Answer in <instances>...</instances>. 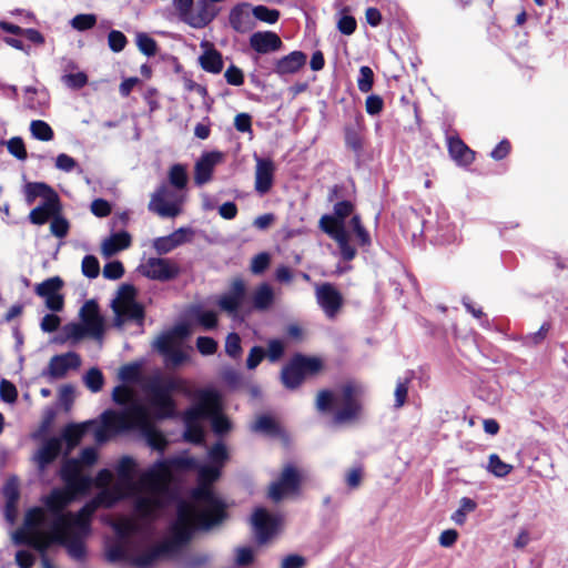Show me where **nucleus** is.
<instances>
[{
    "instance_id": "40",
    "label": "nucleus",
    "mask_w": 568,
    "mask_h": 568,
    "mask_svg": "<svg viewBox=\"0 0 568 568\" xmlns=\"http://www.w3.org/2000/svg\"><path fill=\"white\" fill-rule=\"evenodd\" d=\"M513 465L503 462L497 454H491L488 457L487 470L496 477L503 478L513 470Z\"/></svg>"
},
{
    "instance_id": "33",
    "label": "nucleus",
    "mask_w": 568,
    "mask_h": 568,
    "mask_svg": "<svg viewBox=\"0 0 568 568\" xmlns=\"http://www.w3.org/2000/svg\"><path fill=\"white\" fill-rule=\"evenodd\" d=\"M274 290L267 283L258 285L251 295L252 310L264 312L267 311L274 303Z\"/></svg>"
},
{
    "instance_id": "35",
    "label": "nucleus",
    "mask_w": 568,
    "mask_h": 568,
    "mask_svg": "<svg viewBox=\"0 0 568 568\" xmlns=\"http://www.w3.org/2000/svg\"><path fill=\"white\" fill-rule=\"evenodd\" d=\"M230 23L237 32H246L251 29V12L248 6H237L230 13Z\"/></svg>"
},
{
    "instance_id": "17",
    "label": "nucleus",
    "mask_w": 568,
    "mask_h": 568,
    "mask_svg": "<svg viewBox=\"0 0 568 568\" xmlns=\"http://www.w3.org/2000/svg\"><path fill=\"white\" fill-rule=\"evenodd\" d=\"M37 197H41L42 202L38 205L40 209L51 211V213H61L62 206L57 192L42 182L28 183L26 185V200L31 204Z\"/></svg>"
},
{
    "instance_id": "28",
    "label": "nucleus",
    "mask_w": 568,
    "mask_h": 568,
    "mask_svg": "<svg viewBox=\"0 0 568 568\" xmlns=\"http://www.w3.org/2000/svg\"><path fill=\"white\" fill-rule=\"evenodd\" d=\"M130 413V407L128 409H122L120 412L115 410H105L101 415V422L102 424L97 426L94 429V439L97 443L102 444L106 442L111 434L121 433L130 430V428H120L116 425V420L113 417H106L108 414H114V415H126Z\"/></svg>"
},
{
    "instance_id": "9",
    "label": "nucleus",
    "mask_w": 568,
    "mask_h": 568,
    "mask_svg": "<svg viewBox=\"0 0 568 568\" xmlns=\"http://www.w3.org/2000/svg\"><path fill=\"white\" fill-rule=\"evenodd\" d=\"M186 192L162 183L151 194L148 209L163 219H174L182 214Z\"/></svg>"
},
{
    "instance_id": "19",
    "label": "nucleus",
    "mask_w": 568,
    "mask_h": 568,
    "mask_svg": "<svg viewBox=\"0 0 568 568\" xmlns=\"http://www.w3.org/2000/svg\"><path fill=\"white\" fill-rule=\"evenodd\" d=\"M254 534L260 544H264L276 532L280 524V517L270 514L264 508H256L251 517Z\"/></svg>"
},
{
    "instance_id": "52",
    "label": "nucleus",
    "mask_w": 568,
    "mask_h": 568,
    "mask_svg": "<svg viewBox=\"0 0 568 568\" xmlns=\"http://www.w3.org/2000/svg\"><path fill=\"white\" fill-rule=\"evenodd\" d=\"M59 213H51V211L45 209H40L39 206L31 210L29 214V220L32 224L43 225L49 220H53Z\"/></svg>"
},
{
    "instance_id": "34",
    "label": "nucleus",
    "mask_w": 568,
    "mask_h": 568,
    "mask_svg": "<svg viewBox=\"0 0 568 568\" xmlns=\"http://www.w3.org/2000/svg\"><path fill=\"white\" fill-rule=\"evenodd\" d=\"M448 150L452 158L462 165H468L474 161L475 153L460 139L450 138Z\"/></svg>"
},
{
    "instance_id": "29",
    "label": "nucleus",
    "mask_w": 568,
    "mask_h": 568,
    "mask_svg": "<svg viewBox=\"0 0 568 568\" xmlns=\"http://www.w3.org/2000/svg\"><path fill=\"white\" fill-rule=\"evenodd\" d=\"M61 449V439L59 437H51L44 440L41 447L33 455V460L36 462L39 470L43 471L44 468L60 455Z\"/></svg>"
},
{
    "instance_id": "36",
    "label": "nucleus",
    "mask_w": 568,
    "mask_h": 568,
    "mask_svg": "<svg viewBox=\"0 0 568 568\" xmlns=\"http://www.w3.org/2000/svg\"><path fill=\"white\" fill-rule=\"evenodd\" d=\"M199 62L202 69L211 73H220L223 69L221 53L211 47H207L203 54L200 55Z\"/></svg>"
},
{
    "instance_id": "15",
    "label": "nucleus",
    "mask_w": 568,
    "mask_h": 568,
    "mask_svg": "<svg viewBox=\"0 0 568 568\" xmlns=\"http://www.w3.org/2000/svg\"><path fill=\"white\" fill-rule=\"evenodd\" d=\"M316 302L328 320H334L341 312L344 298L341 292L331 283L315 285Z\"/></svg>"
},
{
    "instance_id": "20",
    "label": "nucleus",
    "mask_w": 568,
    "mask_h": 568,
    "mask_svg": "<svg viewBox=\"0 0 568 568\" xmlns=\"http://www.w3.org/2000/svg\"><path fill=\"white\" fill-rule=\"evenodd\" d=\"M245 295V282L242 278H234L231 282L229 291L219 297L217 305L222 311L235 315L243 305Z\"/></svg>"
},
{
    "instance_id": "53",
    "label": "nucleus",
    "mask_w": 568,
    "mask_h": 568,
    "mask_svg": "<svg viewBox=\"0 0 568 568\" xmlns=\"http://www.w3.org/2000/svg\"><path fill=\"white\" fill-rule=\"evenodd\" d=\"M59 213H51V211L45 209H40L39 206L31 210L29 214V220L32 224L43 225L49 220H53Z\"/></svg>"
},
{
    "instance_id": "8",
    "label": "nucleus",
    "mask_w": 568,
    "mask_h": 568,
    "mask_svg": "<svg viewBox=\"0 0 568 568\" xmlns=\"http://www.w3.org/2000/svg\"><path fill=\"white\" fill-rule=\"evenodd\" d=\"M43 509L32 508L27 511L23 527L12 532L14 545H28L39 552H45L57 544L55 537L43 526Z\"/></svg>"
},
{
    "instance_id": "2",
    "label": "nucleus",
    "mask_w": 568,
    "mask_h": 568,
    "mask_svg": "<svg viewBox=\"0 0 568 568\" xmlns=\"http://www.w3.org/2000/svg\"><path fill=\"white\" fill-rule=\"evenodd\" d=\"M155 517H122L113 523L118 541L108 550L110 561L125 560L138 568H149L161 560L176 557L189 542L192 513L182 506L179 517L171 524L163 541L153 544L151 521Z\"/></svg>"
},
{
    "instance_id": "44",
    "label": "nucleus",
    "mask_w": 568,
    "mask_h": 568,
    "mask_svg": "<svg viewBox=\"0 0 568 568\" xmlns=\"http://www.w3.org/2000/svg\"><path fill=\"white\" fill-rule=\"evenodd\" d=\"M194 317L204 329H213L217 325V315L213 311H203L201 307L194 311Z\"/></svg>"
},
{
    "instance_id": "41",
    "label": "nucleus",
    "mask_w": 568,
    "mask_h": 568,
    "mask_svg": "<svg viewBox=\"0 0 568 568\" xmlns=\"http://www.w3.org/2000/svg\"><path fill=\"white\" fill-rule=\"evenodd\" d=\"M30 131L34 139L40 141H51L53 139V130L42 120H33L30 123Z\"/></svg>"
},
{
    "instance_id": "1",
    "label": "nucleus",
    "mask_w": 568,
    "mask_h": 568,
    "mask_svg": "<svg viewBox=\"0 0 568 568\" xmlns=\"http://www.w3.org/2000/svg\"><path fill=\"white\" fill-rule=\"evenodd\" d=\"M207 456L209 465H202L196 458L189 455H180L169 459L155 462L143 473L142 483L150 490L151 496L141 498L138 508L145 509L150 505H161L163 508L170 495V484L172 480V470H197L199 486L193 490L194 503L181 501L178 506L176 518L182 506H186L192 513V523L190 526V538L195 529L207 530L225 519V505L215 495L211 484L215 481L229 455L223 443L213 445Z\"/></svg>"
},
{
    "instance_id": "64",
    "label": "nucleus",
    "mask_w": 568,
    "mask_h": 568,
    "mask_svg": "<svg viewBox=\"0 0 568 568\" xmlns=\"http://www.w3.org/2000/svg\"><path fill=\"white\" fill-rule=\"evenodd\" d=\"M270 264V256L267 253H260L255 255L251 263V271L254 274L263 273Z\"/></svg>"
},
{
    "instance_id": "10",
    "label": "nucleus",
    "mask_w": 568,
    "mask_h": 568,
    "mask_svg": "<svg viewBox=\"0 0 568 568\" xmlns=\"http://www.w3.org/2000/svg\"><path fill=\"white\" fill-rule=\"evenodd\" d=\"M112 308L115 314L114 326L122 328L129 321L142 325L144 318L143 307L135 302V290L132 285L123 284L116 297L112 301Z\"/></svg>"
},
{
    "instance_id": "59",
    "label": "nucleus",
    "mask_w": 568,
    "mask_h": 568,
    "mask_svg": "<svg viewBox=\"0 0 568 568\" xmlns=\"http://www.w3.org/2000/svg\"><path fill=\"white\" fill-rule=\"evenodd\" d=\"M284 354V343L280 339H271L265 356L271 362H277Z\"/></svg>"
},
{
    "instance_id": "48",
    "label": "nucleus",
    "mask_w": 568,
    "mask_h": 568,
    "mask_svg": "<svg viewBox=\"0 0 568 568\" xmlns=\"http://www.w3.org/2000/svg\"><path fill=\"white\" fill-rule=\"evenodd\" d=\"M113 400L119 405H125L124 409H128L133 403H140L133 400L132 392L125 386H116L112 393Z\"/></svg>"
},
{
    "instance_id": "61",
    "label": "nucleus",
    "mask_w": 568,
    "mask_h": 568,
    "mask_svg": "<svg viewBox=\"0 0 568 568\" xmlns=\"http://www.w3.org/2000/svg\"><path fill=\"white\" fill-rule=\"evenodd\" d=\"M196 347L202 355H212L217 349V343L207 336H200L196 339Z\"/></svg>"
},
{
    "instance_id": "6",
    "label": "nucleus",
    "mask_w": 568,
    "mask_h": 568,
    "mask_svg": "<svg viewBox=\"0 0 568 568\" xmlns=\"http://www.w3.org/2000/svg\"><path fill=\"white\" fill-rule=\"evenodd\" d=\"M196 403L183 414L185 426L184 438L194 444L204 440V422L211 420L213 432L222 436L231 429L230 420L222 415L220 395L214 389H199L195 394Z\"/></svg>"
},
{
    "instance_id": "22",
    "label": "nucleus",
    "mask_w": 568,
    "mask_h": 568,
    "mask_svg": "<svg viewBox=\"0 0 568 568\" xmlns=\"http://www.w3.org/2000/svg\"><path fill=\"white\" fill-rule=\"evenodd\" d=\"M194 231L191 227H180L166 236L153 240L152 246L159 255H164L184 243L191 242Z\"/></svg>"
},
{
    "instance_id": "49",
    "label": "nucleus",
    "mask_w": 568,
    "mask_h": 568,
    "mask_svg": "<svg viewBox=\"0 0 568 568\" xmlns=\"http://www.w3.org/2000/svg\"><path fill=\"white\" fill-rule=\"evenodd\" d=\"M69 229L70 224L67 221V219H64L61 215V213H59L57 216H54L53 220H51L50 231L52 235H54L55 237L63 239L64 236H67Z\"/></svg>"
},
{
    "instance_id": "21",
    "label": "nucleus",
    "mask_w": 568,
    "mask_h": 568,
    "mask_svg": "<svg viewBox=\"0 0 568 568\" xmlns=\"http://www.w3.org/2000/svg\"><path fill=\"white\" fill-rule=\"evenodd\" d=\"M81 323L89 328L90 337L102 342L104 335V321L94 301H87L80 310Z\"/></svg>"
},
{
    "instance_id": "24",
    "label": "nucleus",
    "mask_w": 568,
    "mask_h": 568,
    "mask_svg": "<svg viewBox=\"0 0 568 568\" xmlns=\"http://www.w3.org/2000/svg\"><path fill=\"white\" fill-rule=\"evenodd\" d=\"M255 166V191L260 194L267 193L274 182L275 164L271 159L254 155Z\"/></svg>"
},
{
    "instance_id": "38",
    "label": "nucleus",
    "mask_w": 568,
    "mask_h": 568,
    "mask_svg": "<svg viewBox=\"0 0 568 568\" xmlns=\"http://www.w3.org/2000/svg\"><path fill=\"white\" fill-rule=\"evenodd\" d=\"M168 179L170 186L185 191L189 178L184 165H172L169 170Z\"/></svg>"
},
{
    "instance_id": "11",
    "label": "nucleus",
    "mask_w": 568,
    "mask_h": 568,
    "mask_svg": "<svg viewBox=\"0 0 568 568\" xmlns=\"http://www.w3.org/2000/svg\"><path fill=\"white\" fill-rule=\"evenodd\" d=\"M172 3L181 21L192 28H203L215 17V10L207 0H197L194 10V0H173Z\"/></svg>"
},
{
    "instance_id": "62",
    "label": "nucleus",
    "mask_w": 568,
    "mask_h": 568,
    "mask_svg": "<svg viewBox=\"0 0 568 568\" xmlns=\"http://www.w3.org/2000/svg\"><path fill=\"white\" fill-rule=\"evenodd\" d=\"M408 378L399 379L396 384L395 388V407L399 408L402 407L407 398L408 393Z\"/></svg>"
},
{
    "instance_id": "43",
    "label": "nucleus",
    "mask_w": 568,
    "mask_h": 568,
    "mask_svg": "<svg viewBox=\"0 0 568 568\" xmlns=\"http://www.w3.org/2000/svg\"><path fill=\"white\" fill-rule=\"evenodd\" d=\"M103 383V375L101 371L95 367L90 368L84 375V384L93 393L101 390Z\"/></svg>"
},
{
    "instance_id": "45",
    "label": "nucleus",
    "mask_w": 568,
    "mask_h": 568,
    "mask_svg": "<svg viewBox=\"0 0 568 568\" xmlns=\"http://www.w3.org/2000/svg\"><path fill=\"white\" fill-rule=\"evenodd\" d=\"M97 23V16L92 13H81L77 14L70 21V24L73 29L78 31H85L93 28Z\"/></svg>"
},
{
    "instance_id": "51",
    "label": "nucleus",
    "mask_w": 568,
    "mask_h": 568,
    "mask_svg": "<svg viewBox=\"0 0 568 568\" xmlns=\"http://www.w3.org/2000/svg\"><path fill=\"white\" fill-rule=\"evenodd\" d=\"M128 43L126 37L118 30H112L108 34V44L111 51L113 52H121L124 50L125 45Z\"/></svg>"
},
{
    "instance_id": "5",
    "label": "nucleus",
    "mask_w": 568,
    "mask_h": 568,
    "mask_svg": "<svg viewBox=\"0 0 568 568\" xmlns=\"http://www.w3.org/2000/svg\"><path fill=\"white\" fill-rule=\"evenodd\" d=\"M135 463L129 456H123L115 466L116 480L113 483V474L109 469H101L94 478V485L100 488V493L90 500L85 510L97 511L100 507L110 508L118 501L132 498L136 515L145 517H156L161 510V505H150L145 509L138 508L141 498L151 496L150 490L143 485V474L139 480L134 475Z\"/></svg>"
},
{
    "instance_id": "7",
    "label": "nucleus",
    "mask_w": 568,
    "mask_h": 568,
    "mask_svg": "<svg viewBox=\"0 0 568 568\" xmlns=\"http://www.w3.org/2000/svg\"><path fill=\"white\" fill-rule=\"evenodd\" d=\"M356 395L357 389L353 385H345L336 393L322 390L316 398V408L325 413L335 407L333 423L336 425L351 423L357 419L361 413V405Z\"/></svg>"
},
{
    "instance_id": "31",
    "label": "nucleus",
    "mask_w": 568,
    "mask_h": 568,
    "mask_svg": "<svg viewBox=\"0 0 568 568\" xmlns=\"http://www.w3.org/2000/svg\"><path fill=\"white\" fill-rule=\"evenodd\" d=\"M94 424L95 422L93 420L81 424H70L62 430V434L59 438L61 439V444L63 442L67 443L65 455L70 454L71 450L79 445L88 428Z\"/></svg>"
},
{
    "instance_id": "63",
    "label": "nucleus",
    "mask_w": 568,
    "mask_h": 568,
    "mask_svg": "<svg viewBox=\"0 0 568 568\" xmlns=\"http://www.w3.org/2000/svg\"><path fill=\"white\" fill-rule=\"evenodd\" d=\"M252 429L254 432L271 434L275 432L276 425L271 417L263 415L256 419V422L252 426Z\"/></svg>"
},
{
    "instance_id": "25",
    "label": "nucleus",
    "mask_w": 568,
    "mask_h": 568,
    "mask_svg": "<svg viewBox=\"0 0 568 568\" xmlns=\"http://www.w3.org/2000/svg\"><path fill=\"white\" fill-rule=\"evenodd\" d=\"M154 348L161 353L168 364L178 366L182 364L186 358V354L181 349L179 342L174 341L171 335H161L154 343Z\"/></svg>"
},
{
    "instance_id": "57",
    "label": "nucleus",
    "mask_w": 568,
    "mask_h": 568,
    "mask_svg": "<svg viewBox=\"0 0 568 568\" xmlns=\"http://www.w3.org/2000/svg\"><path fill=\"white\" fill-rule=\"evenodd\" d=\"M241 338L236 333H230L225 341V352L231 357H237L241 354Z\"/></svg>"
},
{
    "instance_id": "50",
    "label": "nucleus",
    "mask_w": 568,
    "mask_h": 568,
    "mask_svg": "<svg viewBox=\"0 0 568 568\" xmlns=\"http://www.w3.org/2000/svg\"><path fill=\"white\" fill-rule=\"evenodd\" d=\"M82 273L89 278H95L100 273V264L95 256L85 255L82 260Z\"/></svg>"
},
{
    "instance_id": "26",
    "label": "nucleus",
    "mask_w": 568,
    "mask_h": 568,
    "mask_svg": "<svg viewBox=\"0 0 568 568\" xmlns=\"http://www.w3.org/2000/svg\"><path fill=\"white\" fill-rule=\"evenodd\" d=\"M223 154L217 151L204 153L195 163L194 182L201 186L212 179L214 168L222 161Z\"/></svg>"
},
{
    "instance_id": "46",
    "label": "nucleus",
    "mask_w": 568,
    "mask_h": 568,
    "mask_svg": "<svg viewBox=\"0 0 568 568\" xmlns=\"http://www.w3.org/2000/svg\"><path fill=\"white\" fill-rule=\"evenodd\" d=\"M374 83V72L367 67L363 65L359 68V75L357 79L358 90L363 93H367L372 90Z\"/></svg>"
},
{
    "instance_id": "16",
    "label": "nucleus",
    "mask_w": 568,
    "mask_h": 568,
    "mask_svg": "<svg viewBox=\"0 0 568 568\" xmlns=\"http://www.w3.org/2000/svg\"><path fill=\"white\" fill-rule=\"evenodd\" d=\"M63 285L59 276L49 277L34 286V293L44 300L48 310L61 312L64 306V297L61 294Z\"/></svg>"
},
{
    "instance_id": "37",
    "label": "nucleus",
    "mask_w": 568,
    "mask_h": 568,
    "mask_svg": "<svg viewBox=\"0 0 568 568\" xmlns=\"http://www.w3.org/2000/svg\"><path fill=\"white\" fill-rule=\"evenodd\" d=\"M63 342H70L72 345L78 344L84 337H90L89 328L82 323H68L62 328Z\"/></svg>"
},
{
    "instance_id": "39",
    "label": "nucleus",
    "mask_w": 568,
    "mask_h": 568,
    "mask_svg": "<svg viewBox=\"0 0 568 568\" xmlns=\"http://www.w3.org/2000/svg\"><path fill=\"white\" fill-rule=\"evenodd\" d=\"M476 507L477 504L473 499L463 497L459 501L458 509L453 513L450 518L456 525L462 526L466 523L467 515L473 513Z\"/></svg>"
},
{
    "instance_id": "54",
    "label": "nucleus",
    "mask_w": 568,
    "mask_h": 568,
    "mask_svg": "<svg viewBox=\"0 0 568 568\" xmlns=\"http://www.w3.org/2000/svg\"><path fill=\"white\" fill-rule=\"evenodd\" d=\"M62 82L70 89L78 90L88 83V77L83 72L64 74Z\"/></svg>"
},
{
    "instance_id": "58",
    "label": "nucleus",
    "mask_w": 568,
    "mask_h": 568,
    "mask_svg": "<svg viewBox=\"0 0 568 568\" xmlns=\"http://www.w3.org/2000/svg\"><path fill=\"white\" fill-rule=\"evenodd\" d=\"M124 273V267L120 261L109 262L103 267V276L108 280H119Z\"/></svg>"
},
{
    "instance_id": "32",
    "label": "nucleus",
    "mask_w": 568,
    "mask_h": 568,
    "mask_svg": "<svg viewBox=\"0 0 568 568\" xmlns=\"http://www.w3.org/2000/svg\"><path fill=\"white\" fill-rule=\"evenodd\" d=\"M131 245V236L122 231L104 239L101 244V253L104 257H111L118 252L128 248Z\"/></svg>"
},
{
    "instance_id": "12",
    "label": "nucleus",
    "mask_w": 568,
    "mask_h": 568,
    "mask_svg": "<svg viewBox=\"0 0 568 568\" xmlns=\"http://www.w3.org/2000/svg\"><path fill=\"white\" fill-rule=\"evenodd\" d=\"M321 366L322 363L316 357L296 355L283 367L281 374L282 383L286 388L294 389L302 384L305 375L316 373L321 369Z\"/></svg>"
},
{
    "instance_id": "18",
    "label": "nucleus",
    "mask_w": 568,
    "mask_h": 568,
    "mask_svg": "<svg viewBox=\"0 0 568 568\" xmlns=\"http://www.w3.org/2000/svg\"><path fill=\"white\" fill-rule=\"evenodd\" d=\"M300 486V475L293 466H286L280 478L272 483L268 489V497L273 501H280L285 496L295 494Z\"/></svg>"
},
{
    "instance_id": "3",
    "label": "nucleus",
    "mask_w": 568,
    "mask_h": 568,
    "mask_svg": "<svg viewBox=\"0 0 568 568\" xmlns=\"http://www.w3.org/2000/svg\"><path fill=\"white\" fill-rule=\"evenodd\" d=\"M60 474L67 490L54 489L47 496L43 526L54 535L58 545L64 546L72 558L80 560L85 554L83 540L90 534V523L95 511L85 510L90 501L75 514L64 509L77 495L90 490L93 479L80 471L74 458L63 463Z\"/></svg>"
},
{
    "instance_id": "30",
    "label": "nucleus",
    "mask_w": 568,
    "mask_h": 568,
    "mask_svg": "<svg viewBox=\"0 0 568 568\" xmlns=\"http://www.w3.org/2000/svg\"><path fill=\"white\" fill-rule=\"evenodd\" d=\"M306 63V54L302 51H293L275 62L274 72L278 75L293 74L300 71Z\"/></svg>"
},
{
    "instance_id": "47",
    "label": "nucleus",
    "mask_w": 568,
    "mask_h": 568,
    "mask_svg": "<svg viewBox=\"0 0 568 568\" xmlns=\"http://www.w3.org/2000/svg\"><path fill=\"white\" fill-rule=\"evenodd\" d=\"M136 45L139 50L148 57H152L156 53V42L146 33L141 32L136 34Z\"/></svg>"
},
{
    "instance_id": "14",
    "label": "nucleus",
    "mask_w": 568,
    "mask_h": 568,
    "mask_svg": "<svg viewBox=\"0 0 568 568\" xmlns=\"http://www.w3.org/2000/svg\"><path fill=\"white\" fill-rule=\"evenodd\" d=\"M321 229L338 244L344 261H352L356 250L349 244V235L345 230L344 222H338L332 215H323L320 220Z\"/></svg>"
},
{
    "instance_id": "42",
    "label": "nucleus",
    "mask_w": 568,
    "mask_h": 568,
    "mask_svg": "<svg viewBox=\"0 0 568 568\" xmlns=\"http://www.w3.org/2000/svg\"><path fill=\"white\" fill-rule=\"evenodd\" d=\"M252 14L260 21L273 24L277 22L280 18V11L276 9H270L266 6H256L252 9Z\"/></svg>"
},
{
    "instance_id": "4",
    "label": "nucleus",
    "mask_w": 568,
    "mask_h": 568,
    "mask_svg": "<svg viewBox=\"0 0 568 568\" xmlns=\"http://www.w3.org/2000/svg\"><path fill=\"white\" fill-rule=\"evenodd\" d=\"M184 382L174 377L154 378L146 386L149 403L153 408L143 403H133L130 406V413L126 415L108 414L106 417H113L120 428H130V430L140 432L148 444L156 450H164L166 439L154 428L153 419H163L172 417L175 410L174 400L171 393L174 390H184Z\"/></svg>"
},
{
    "instance_id": "27",
    "label": "nucleus",
    "mask_w": 568,
    "mask_h": 568,
    "mask_svg": "<svg viewBox=\"0 0 568 568\" xmlns=\"http://www.w3.org/2000/svg\"><path fill=\"white\" fill-rule=\"evenodd\" d=\"M282 44L281 38L272 31H258L250 37L251 48L261 54L276 52Z\"/></svg>"
},
{
    "instance_id": "60",
    "label": "nucleus",
    "mask_w": 568,
    "mask_h": 568,
    "mask_svg": "<svg viewBox=\"0 0 568 568\" xmlns=\"http://www.w3.org/2000/svg\"><path fill=\"white\" fill-rule=\"evenodd\" d=\"M345 143L354 151L362 149V138L355 126H347L345 129Z\"/></svg>"
},
{
    "instance_id": "55",
    "label": "nucleus",
    "mask_w": 568,
    "mask_h": 568,
    "mask_svg": "<svg viewBox=\"0 0 568 568\" xmlns=\"http://www.w3.org/2000/svg\"><path fill=\"white\" fill-rule=\"evenodd\" d=\"M17 397L18 392L16 386L11 382L2 379L0 382V398L6 403L12 404L17 400Z\"/></svg>"
},
{
    "instance_id": "56",
    "label": "nucleus",
    "mask_w": 568,
    "mask_h": 568,
    "mask_svg": "<svg viewBox=\"0 0 568 568\" xmlns=\"http://www.w3.org/2000/svg\"><path fill=\"white\" fill-rule=\"evenodd\" d=\"M8 151L19 160L27 159V151L24 148L23 140L21 138H12L7 143Z\"/></svg>"
},
{
    "instance_id": "23",
    "label": "nucleus",
    "mask_w": 568,
    "mask_h": 568,
    "mask_svg": "<svg viewBox=\"0 0 568 568\" xmlns=\"http://www.w3.org/2000/svg\"><path fill=\"white\" fill-rule=\"evenodd\" d=\"M81 366V358L74 352L55 355L51 357L47 372L51 378H62L70 369H78Z\"/></svg>"
},
{
    "instance_id": "13",
    "label": "nucleus",
    "mask_w": 568,
    "mask_h": 568,
    "mask_svg": "<svg viewBox=\"0 0 568 568\" xmlns=\"http://www.w3.org/2000/svg\"><path fill=\"white\" fill-rule=\"evenodd\" d=\"M138 271L143 276L160 282L174 280L180 274L179 265L174 261L163 257H149L139 265Z\"/></svg>"
}]
</instances>
